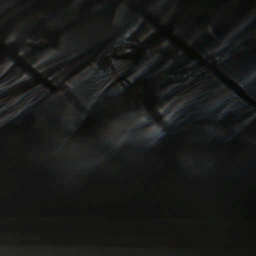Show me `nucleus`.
<instances>
[{
	"label": "nucleus",
	"mask_w": 256,
	"mask_h": 256,
	"mask_svg": "<svg viewBox=\"0 0 256 256\" xmlns=\"http://www.w3.org/2000/svg\"><path fill=\"white\" fill-rule=\"evenodd\" d=\"M225 114H226V115H227V114H228V112H226V113H225Z\"/></svg>",
	"instance_id": "obj_18"
},
{
	"label": "nucleus",
	"mask_w": 256,
	"mask_h": 256,
	"mask_svg": "<svg viewBox=\"0 0 256 256\" xmlns=\"http://www.w3.org/2000/svg\"><path fill=\"white\" fill-rule=\"evenodd\" d=\"M166 114H168V113H170V110H166Z\"/></svg>",
	"instance_id": "obj_6"
},
{
	"label": "nucleus",
	"mask_w": 256,
	"mask_h": 256,
	"mask_svg": "<svg viewBox=\"0 0 256 256\" xmlns=\"http://www.w3.org/2000/svg\"><path fill=\"white\" fill-rule=\"evenodd\" d=\"M0 82H2V78H0Z\"/></svg>",
	"instance_id": "obj_10"
},
{
	"label": "nucleus",
	"mask_w": 256,
	"mask_h": 256,
	"mask_svg": "<svg viewBox=\"0 0 256 256\" xmlns=\"http://www.w3.org/2000/svg\"><path fill=\"white\" fill-rule=\"evenodd\" d=\"M145 126V124L144 123H140L138 124V126L140 128H142Z\"/></svg>",
	"instance_id": "obj_1"
},
{
	"label": "nucleus",
	"mask_w": 256,
	"mask_h": 256,
	"mask_svg": "<svg viewBox=\"0 0 256 256\" xmlns=\"http://www.w3.org/2000/svg\"><path fill=\"white\" fill-rule=\"evenodd\" d=\"M152 120L154 121V122H158V120L156 118H154V117H152Z\"/></svg>",
	"instance_id": "obj_3"
},
{
	"label": "nucleus",
	"mask_w": 256,
	"mask_h": 256,
	"mask_svg": "<svg viewBox=\"0 0 256 256\" xmlns=\"http://www.w3.org/2000/svg\"><path fill=\"white\" fill-rule=\"evenodd\" d=\"M138 30H136V31L135 34H138Z\"/></svg>",
	"instance_id": "obj_11"
},
{
	"label": "nucleus",
	"mask_w": 256,
	"mask_h": 256,
	"mask_svg": "<svg viewBox=\"0 0 256 256\" xmlns=\"http://www.w3.org/2000/svg\"><path fill=\"white\" fill-rule=\"evenodd\" d=\"M166 137V134H163V135L162 136V138H165Z\"/></svg>",
	"instance_id": "obj_5"
},
{
	"label": "nucleus",
	"mask_w": 256,
	"mask_h": 256,
	"mask_svg": "<svg viewBox=\"0 0 256 256\" xmlns=\"http://www.w3.org/2000/svg\"><path fill=\"white\" fill-rule=\"evenodd\" d=\"M134 22H132V25L133 26L134 25Z\"/></svg>",
	"instance_id": "obj_12"
},
{
	"label": "nucleus",
	"mask_w": 256,
	"mask_h": 256,
	"mask_svg": "<svg viewBox=\"0 0 256 256\" xmlns=\"http://www.w3.org/2000/svg\"><path fill=\"white\" fill-rule=\"evenodd\" d=\"M226 48H223V49L222 50V51H225V50H226Z\"/></svg>",
	"instance_id": "obj_8"
},
{
	"label": "nucleus",
	"mask_w": 256,
	"mask_h": 256,
	"mask_svg": "<svg viewBox=\"0 0 256 256\" xmlns=\"http://www.w3.org/2000/svg\"><path fill=\"white\" fill-rule=\"evenodd\" d=\"M148 73V72H144V74H147Z\"/></svg>",
	"instance_id": "obj_13"
},
{
	"label": "nucleus",
	"mask_w": 256,
	"mask_h": 256,
	"mask_svg": "<svg viewBox=\"0 0 256 256\" xmlns=\"http://www.w3.org/2000/svg\"><path fill=\"white\" fill-rule=\"evenodd\" d=\"M234 94L237 96H240V94L239 93L237 92H235Z\"/></svg>",
	"instance_id": "obj_7"
},
{
	"label": "nucleus",
	"mask_w": 256,
	"mask_h": 256,
	"mask_svg": "<svg viewBox=\"0 0 256 256\" xmlns=\"http://www.w3.org/2000/svg\"><path fill=\"white\" fill-rule=\"evenodd\" d=\"M54 58H56V55H54Z\"/></svg>",
	"instance_id": "obj_16"
},
{
	"label": "nucleus",
	"mask_w": 256,
	"mask_h": 256,
	"mask_svg": "<svg viewBox=\"0 0 256 256\" xmlns=\"http://www.w3.org/2000/svg\"><path fill=\"white\" fill-rule=\"evenodd\" d=\"M120 42H123V40H120Z\"/></svg>",
	"instance_id": "obj_17"
},
{
	"label": "nucleus",
	"mask_w": 256,
	"mask_h": 256,
	"mask_svg": "<svg viewBox=\"0 0 256 256\" xmlns=\"http://www.w3.org/2000/svg\"><path fill=\"white\" fill-rule=\"evenodd\" d=\"M104 72L106 73V76H107V72H106L105 70H104Z\"/></svg>",
	"instance_id": "obj_9"
},
{
	"label": "nucleus",
	"mask_w": 256,
	"mask_h": 256,
	"mask_svg": "<svg viewBox=\"0 0 256 256\" xmlns=\"http://www.w3.org/2000/svg\"><path fill=\"white\" fill-rule=\"evenodd\" d=\"M125 40H126V42H131V41H132V40H131V38H130V37H128V38H126V39H125Z\"/></svg>",
	"instance_id": "obj_2"
},
{
	"label": "nucleus",
	"mask_w": 256,
	"mask_h": 256,
	"mask_svg": "<svg viewBox=\"0 0 256 256\" xmlns=\"http://www.w3.org/2000/svg\"><path fill=\"white\" fill-rule=\"evenodd\" d=\"M4 96H6V94L4 92H3Z\"/></svg>",
	"instance_id": "obj_14"
},
{
	"label": "nucleus",
	"mask_w": 256,
	"mask_h": 256,
	"mask_svg": "<svg viewBox=\"0 0 256 256\" xmlns=\"http://www.w3.org/2000/svg\"><path fill=\"white\" fill-rule=\"evenodd\" d=\"M122 92H125V89H124V90H122Z\"/></svg>",
	"instance_id": "obj_15"
},
{
	"label": "nucleus",
	"mask_w": 256,
	"mask_h": 256,
	"mask_svg": "<svg viewBox=\"0 0 256 256\" xmlns=\"http://www.w3.org/2000/svg\"><path fill=\"white\" fill-rule=\"evenodd\" d=\"M233 136L232 135H231L230 136L229 138H226V140H232V138H233Z\"/></svg>",
	"instance_id": "obj_4"
}]
</instances>
